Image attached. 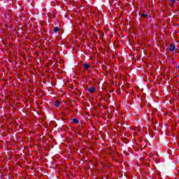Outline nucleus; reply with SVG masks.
<instances>
[{
	"label": "nucleus",
	"mask_w": 179,
	"mask_h": 179,
	"mask_svg": "<svg viewBox=\"0 0 179 179\" xmlns=\"http://www.w3.org/2000/svg\"><path fill=\"white\" fill-rule=\"evenodd\" d=\"M124 143L127 145L129 143V140L127 138H124Z\"/></svg>",
	"instance_id": "6"
},
{
	"label": "nucleus",
	"mask_w": 179,
	"mask_h": 179,
	"mask_svg": "<svg viewBox=\"0 0 179 179\" xmlns=\"http://www.w3.org/2000/svg\"><path fill=\"white\" fill-rule=\"evenodd\" d=\"M89 68H90V65H89V64H87V63L84 64V69L85 71H87V69H89Z\"/></svg>",
	"instance_id": "3"
},
{
	"label": "nucleus",
	"mask_w": 179,
	"mask_h": 179,
	"mask_svg": "<svg viewBox=\"0 0 179 179\" xmlns=\"http://www.w3.org/2000/svg\"><path fill=\"white\" fill-rule=\"evenodd\" d=\"M142 17H148V14H141Z\"/></svg>",
	"instance_id": "8"
},
{
	"label": "nucleus",
	"mask_w": 179,
	"mask_h": 179,
	"mask_svg": "<svg viewBox=\"0 0 179 179\" xmlns=\"http://www.w3.org/2000/svg\"><path fill=\"white\" fill-rule=\"evenodd\" d=\"M176 50V45H174V43H171L169 46V51H174Z\"/></svg>",
	"instance_id": "1"
},
{
	"label": "nucleus",
	"mask_w": 179,
	"mask_h": 179,
	"mask_svg": "<svg viewBox=\"0 0 179 179\" xmlns=\"http://www.w3.org/2000/svg\"><path fill=\"white\" fill-rule=\"evenodd\" d=\"M171 2H172V3H176V0H171Z\"/></svg>",
	"instance_id": "9"
},
{
	"label": "nucleus",
	"mask_w": 179,
	"mask_h": 179,
	"mask_svg": "<svg viewBox=\"0 0 179 179\" xmlns=\"http://www.w3.org/2000/svg\"><path fill=\"white\" fill-rule=\"evenodd\" d=\"M53 30H54L55 33H57V31H59V28L55 27Z\"/></svg>",
	"instance_id": "7"
},
{
	"label": "nucleus",
	"mask_w": 179,
	"mask_h": 179,
	"mask_svg": "<svg viewBox=\"0 0 179 179\" xmlns=\"http://www.w3.org/2000/svg\"><path fill=\"white\" fill-rule=\"evenodd\" d=\"M73 122H74V124H79V120L76 118H73Z\"/></svg>",
	"instance_id": "5"
},
{
	"label": "nucleus",
	"mask_w": 179,
	"mask_h": 179,
	"mask_svg": "<svg viewBox=\"0 0 179 179\" xmlns=\"http://www.w3.org/2000/svg\"><path fill=\"white\" fill-rule=\"evenodd\" d=\"M61 106V102L59 100H57L55 103V107H59Z\"/></svg>",
	"instance_id": "4"
},
{
	"label": "nucleus",
	"mask_w": 179,
	"mask_h": 179,
	"mask_svg": "<svg viewBox=\"0 0 179 179\" xmlns=\"http://www.w3.org/2000/svg\"><path fill=\"white\" fill-rule=\"evenodd\" d=\"M88 91L90 92V93H94V92H96V87H91Z\"/></svg>",
	"instance_id": "2"
}]
</instances>
